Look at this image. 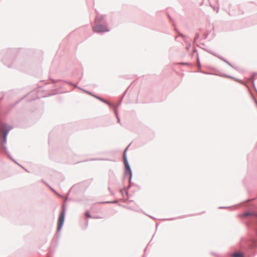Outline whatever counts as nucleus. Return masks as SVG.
<instances>
[{"label": "nucleus", "instance_id": "nucleus-1", "mask_svg": "<svg viewBox=\"0 0 257 257\" xmlns=\"http://www.w3.org/2000/svg\"><path fill=\"white\" fill-rule=\"evenodd\" d=\"M12 129V127L5 124L0 123V137L3 138L4 141L6 142L7 135Z\"/></svg>", "mask_w": 257, "mask_h": 257}, {"label": "nucleus", "instance_id": "nucleus-2", "mask_svg": "<svg viewBox=\"0 0 257 257\" xmlns=\"http://www.w3.org/2000/svg\"><path fill=\"white\" fill-rule=\"evenodd\" d=\"M106 24H95L93 26V30L97 33H103L104 32H109V29L106 26Z\"/></svg>", "mask_w": 257, "mask_h": 257}, {"label": "nucleus", "instance_id": "nucleus-3", "mask_svg": "<svg viewBox=\"0 0 257 257\" xmlns=\"http://www.w3.org/2000/svg\"><path fill=\"white\" fill-rule=\"evenodd\" d=\"M105 17L106 16L105 15L98 14L95 18V24H106L107 22Z\"/></svg>", "mask_w": 257, "mask_h": 257}, {"label": "nucleus", "instance_id": "nucleus-4", "mask_svg": "<svg viewBox=\"0 0 257 257\" xmlns=\"http://www.w3.org/2000/svg\"><path fill=\"white\" fill-rule=\"evenodd\" d=\"M64 212L62 211L59 217L57 228L58 230H60L62 226L64 220Z\"/></svg>", "mask_w": 257, "mask_h": 257}, {"label": "nucleus", "instance_id": "nucleus-5", "mask_svg": "<svg viewBox=\"0 0 257 257\" xmlns=\"http://www.w3.org/2000/svg\"><path fill=\"white\" fill-rule=\"evenodd\" d=\"M124 164H125V167L126 169L129 172V173L130 174V177H131V176H132V172H131L130 167L128 163L126 162L125 161L124 162Z\"/></svg>", "mask_w": 257, "mask_h": 257}, {"label": "nucleus", "instance_id": "nucleus-6", "mask_svg": "<svg viewBox=\"0 0 257 257\" xmlns=\"http://www.w3.org/2000/svg\"><path fill=\"white\" fill-rule=\"evenodd\" d=\"M176 32L178 33V36L181 37L184 39V41L185 43H187V40L186 39V36L182 34V33H180L179 31L177 30Z\"/></svg>", "mask_w": 257, "mask_h": 257}, {"label": "nucleus", "instance_id": "nucleus-7", "mask_svg": "<svg viewBox=\"0 0 257 257\" xmlns=\"http://www.w3.org/2000/svg\"><path fill=\"white\" fill-rule=\"evenodd\" d=\"M232 257H243V254L240 252H236L232 254Z\"/></svg>", "mask_w": 257, "mask_h": 257}, {"label": "nucleus", "instance_id": "nucleus-8", "mask_svg": "<svg viewBox=\"0 0 257 257\" xmlns=\"http://www.w3.org/2000/svg\"><path fill=\"white\" fill-rule=\"evenodd\" d=\"M220 59L222 60L224 62H225L226 64H231L226 59L224 58L221 56L218 57Z\"/></svg>", "mask_w": 257, "mask_h": 257}, {"label": "nucleus", "instance_id": "nucleus-9", "mask_svg": "<svg viewBox=\"0 0 257 257\" xmlns=\"http://www.w3.org/2000/svg\"><path fill=\"white\" fill-rule=\"evenodd\" d=\"M220 59L222 60L224 62H225L226 64H231L226 59L224 58L221 56L218 57Z\"/></svg>", "mask_w": 257, "mask_h": 257}, {"label": "nucleus", "instance_id": "nucleus-10", "mask_svg": "<svg viewBox=\"0 0 257 257\" xmlns=\"http://www.w3.org/2000/svg\"><path fill=\"white\" fill-rule=\"evenodd\" d=\"M199 38V34L198 33H196L195 37L194 39V43H195V42L197 40V39Z\"/></svg>", "mask_w": 257, "mask_h": 257}, {"label": "nucleus", "instance_id": "nucleus-11", "mask_svg": "<svg viewBox=\"0 0 257 257\" xmlns=\"http://www.w3.org/2000/svg\"><path fill=\"white\" fill-rule=\"evenodd\" d=\"M174 64H183V65H185V64H192L189 63V62H185L176 63H175Z\"/></svg>", "mask_w": 257, "mask_h": 257}, {"label": "nucleus", "instance_id": "nucleus-12", "mask_svg": "<svg viewBox=\"0 0 257 257\" xmlns=\"http://www.w3.org/2000/svg\"><path fill=\"white\" fill-rule=\"evenodd\" d=\"M86 217L91 218V215L88 212H86L85 214Z\"/></svg>", "mask_w": 257, "mask_h": 257}, {"label": "nucleus", "instance_id": "nucleus-13", "mask_svg": "<svg viewBox=\"0 0 257 257\" xmlns=\"http://www.w3.org/2000/svg\"><path fill=\"white\" fill-rule=\"evenodd\" d=\"M208 36V33L204 34V36H204V39H206L207 38Z\"/></svg>", "mask_w": 257, "mask_h": 257}, {"label": "nucleus", "instance_id": "nucleus-14", "mask_svg": "<svg viewBox=\"0 0 257 257\" xmlns=\"http://www.w3.org/2000/svg\"><path fill=\"white\" fill-rule=\"evenodd\" d=\"M190 47V44H189L188 46L186 47L187 49H189Z\"/></svg>", "mask_w": 257, "mask_h": 257}, {"label": "nucleus", "instance_id": "nucleus-15", "mask_svg": "<svg viewBox=\"0 0 257 257\" xmlns=\"http://www.w3.org/2000/svg\"><path fill=\"white\" fill-rule=\"evenodd\" d=\"M249 215V213H246L244 214V216H247Z\"/></svg>", "mask_w": 257, "mask_h": 257}, {"label": "nucleus", "instance_id": "nucleus-16", "mask_svg": "<svg viewBox=\"0 0 257 257\" xmlns=\"http://www.w3.org/2000/svg\"><path fill=\"white\" fill-rule=\"evenodd\" d=\"M168 17L170 19V20H171V18L169 15H168Z\"/></svg>", "mask_w": 257, "mask_h": 257}, {"label": "nucleus", "instance_id": "nucleus-17", "mask_svg": "<svg viewBox=\"0 0 257 257\" xmlns=\"http://www.w3.org/2000/svg\"><path fill=\"white\" fill-rule=\"evenodd\" d=\"M198 64H200V61L199 60V58H198Z\"/></svg>", "mask_w": 257, "mask_h": 257}, {"label": "nucleus", "instance_id": "nucleus-18", "mask_svg": "<svg viewBox=\"0 0 257 257\" xmlns=\"http://www.w3.org/2000/svg\"><path fill=\"white\" fill-rule=\"evenodd\" d=\"M219 11V8L217 9V13H218Z\"/></svg>", "mask_w": 257, "mask_h": 257}]
</instances>
